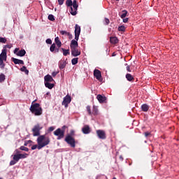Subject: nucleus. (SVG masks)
<instances>
[{
    "instance_id": "obj_1",
    "label": "nucleus",
    "mask_w": 179,
    "mask_h": 179,
    "mask_svg": "<svg viewBox=\"0 0 179 179\" xmlns=\"http://www.w3.org/2000/svg\"><path fill=\"white\" fill-rule=\"evenodd\" d=\"M38 145H34L31 147L32 150H35L38 149V150H41L44 147L48 145L50 143V138L49 136H45L44 135L43 136H38L36 140Z\"/></svg>"
},
{
    "instance_id": "obj_2",
    "label": "nucleus",
    "mask_w": 179,
    "mask_h": 179,
    "mask_svg": "<svg viewBox=\"0 0 179 179\" xmlns=\"http://www.w3.org/2000/svg\"><path fill=\"white\" fill-rule=\"evenodd\" d=\"M30 110L35 116H41L43 113V109L38 103H32Z\"/></svg>"
},
{
    "instance_id": "obj_3",
    "label": "nucleus",
    "mask_w": 179,
    "mask_h": 179,
    "mask_svg": "<svg viewBox=\"0 0 179 179\" xmlns=\"http://www.w3.org/2000/svg\"><path fill=\"white\" fill-rule=\"evenodd\" d=\"M65 141L71 146V148H76V140L71 136H66L65 138Z\"/></svg>"
},
{
    "instance_id": "obj_4",
    "label": "nucleus",
    "mask_w": 179,
    "mask_h": 179,
    "mask_svg": "<svg viewBox=\"0 0 179 179\" xmlns=\"http://www.w3.org/2000/svg\"><path fill=\"white\" fill-rule=\"evenodd\" d=\"M42 129H43V127H41V125L39 124L34 125V128L32 129L33 136H41L40 131H41Z\"/></svg>"
},
{
    "instance_id": "obj_5",
    "label": "nucleus",
    "mask_w": 179,
    "mask_h": 179,
    "mask_svg": "<svg viewBox=\"0 0 179 179\" xmlns=\"http://www.w3.org/2000/svg\"><path fill=\"white\" fill-rule=\"evenodd\" d=\"M64 134H65V132H64V131L62 130L61 128H58L54 131V135L55 136H57V140H61L64 138Z\"/></svg>"
},
{
    "instance_id": "obj_6",
    "label": "nucleus",
    "mask_w": 179,
    "mask_h": 179,
    "mask_svg": "<svg viewBox=\"0 0 179 179\" xmlns=\"http://www.w3.org/2000/svg\"><path fill=\"white\" fill-rule=\"evenodd\" d=\"M71 96L67 94L64 98H63L62 106H64L66 108H67L68 105L71 103Z\"/></svg>"
},
{
    "instance_id": "obj_7",
    "label": "nucleus",
    "mask_w": 179,
    "mask_h": 179,
    "mask_svg": "<svg viewBox=\"0 0 179 179\" xmlns=\"http://www.w3.org/2000/svg\"><path fill=\"white\" fill-rule=\"evenodd\" d=\"M94 76L96 78V79L99 81V82H102L103 79H102V76H101V72L100 70L99 69H94Z\"/></svg>"
},
{
    "instance_id": "obj_8",
    "label": "nucleus",
    "mask_w": 179,
    "mask_h": 179,
    "mask_svg": "<svg viewBox=\"0 0 179 179\" xmlns=\"http://www.w3.org/2000/svg\"><path fill=\"white\" fill-rule=\"evenodd\" d=\"M96 135L101 140H106V131L103 130H96Z\"/></svg>"
},
{
    "instance_id": "obj_9",
    "label": "nucleus",
    "mask_w": 179,
    "mask_h": 179,
    "mask_svg": "<svg viewBox=\"0 0 179 179\" xmlns=\"http://www.w3.org/2000/svg\"><path fill=\"white\" fill-rule=\"evenodd\" d=\"M74 34H75V40L78 41L79 36L80 34V27L78 24H76Z\"/></svg>"
},
{
    "instance_id": "obj_10",
    "label": "nucleus",
    "mask_w": 179,
    "mask_h": 179,
    "mask_svg": "<svg viewBox=\"0 0 179 179\" xmlns=\"http://www.w3.org/2000/svg\"><path fill=\"white\" fill-rule=\"evenodd\" d=\"M96 99L100 103H107V97L104 95L97 94Z\"/></svg>"
},
{
    "instance_id": "obj_11",
    "label": "nucleus",
    "mask_w": 179,
    "mask_h": 179,
    "mask_svg": "<svg viewBox=\"0 0 179 179\" xmlns=\"http://www.w3.org/2000/svg\"><path fill=\"white\" fill-rule=\"evenodd\" d=\"M72 6L73 7H71L70 13L73 16H75V15H77V10H78V4H72Z\"/></svg>"
},
{
    "instance_id": "obj_12",
    "label": "nucleus",
    "mask_w": 179,
    "mask_h": 179,
    "mask_svg": "<svg viewBox=\"0 0 179 179\" xmlns=\"http://www.w3.org/2000/svg\"><path fill=\"white\" fill-rule=\"evenodd\" d=\"M71 55L73 57H78L80 55V51L78 49V48H71Z\"/></svg>"
},
{
    "instance_id": "obj_13",
    "label": "nucleus",
    "mask_w": 179,
    "mask_h": 179,
    "mask_svg": "<svg viewBox=\"0 0 179 179\" xmlns=\"http://www.w3.org/2000/svg\"><path fill=\"white\" fill-rule=\"evenodd\" d=\"M7 59V52L6 49H3L1 53L0 54V60H3L6 62Z\"/></svg>"
},
{
    "instance_id": "obj_14",
    "label": "nucleus",
    "mask_w": 179,
    "mask_h": 179,
    "mask_svg": "<svg viewBox=\"0 0 179 179\" xmlns=\"http://www.w3.org/2000/svg\"><path fill=\"white\" fill-rule=\"evenodd\" d=\"M90 131L91 130H90V126L87 124L84 125V127L82 128V132L84 134H89Z\"/></svg>"
},
{
    "instance_id": "obj_15",
    "label": "nucleus",
    "mask_w": 179,
    "mask_h": 179,
    "mask_svg": "<svg viewBox=\"0 0 179 179\" xmlns=\"http://www.w3.org/2000/svg\"><path fill=\"white\" fill-rule=\"evenodd\" d=\"M11 60L15 64H22V65L24 64V62L22 59H17V58H15V57H12Z\"/></svg>"
},
{
    "instance_id": "obj_16",
    "label": "nucleus",
    "mask_w": 179,
    "mask_h": 179,
    "mask_svg": "<svg viewBox=\"0 0 179 179\" xmlns=\"http://www.w3.org/2000/svg\"><path fill=\"white\" fill-rule=\"evenodd\" d=\"M78 47V41L76 39H73L71 42V44H70V48L72 49V48H76Z\"/></svg>"
},
{
    "instance_id": "obj_17",
    "label": "nucleus",
    "mask_w": 179,
    "mask_h": 179,
    "mask_svg": "<svg viewBox=\"0 0 179 179\" xmlns=\"http://www.w3.org/2000/svg\"><path fill=\"white\" fill-rule=\"evenodd\" d=\"M44 81L45 83H52L54 81V80L50 75L48 74L44 77Z\"/></svg>"
},
{
    "instance_id": "obj_18",
    "label": "nucleus",
    "mask_w": 179,
    "mask_h": 179,
    "mask_svg": "<svg viewBox=\"0 0 179 179\" xmlns=\"http://www.w3.org/2000/svg\"><path fill=\"white\" fill-rule=\"evenodd\" d=\"M66 63L64 60H60L59 62V69L62 70L66 67Z\"/></svg>"
},
{
    "instance_id": "obj_19",
    "label": "nucleus",
    "mask_w": 179,
    "mask_h": 179,
    "mask_svg": "<svg viewBox=\"0 0 179 179\" xmlns=\"http://www.w3.org/2000/svg\"><path fill=\"white\" fill-rule=\"evenodd\" d=\"M126 78L129 82H134L135 80V78L131 73H127Z\"/></svg>"
},
{
    "instance_id": "obj_20",
    "label": "nucleus",
    "mask_w": 179,
    "mask_h": 179,
    "mask_svg": "<svg viewBox=\"0 0 179 179\" xmlns=\"http://www.w3.org/2000/svg\"><path fill=\"white\" fill-rule=\"evenodd\" d=\"M55 41L57 46L58 47V48H60L62 45V43L61 41L59 40V37L57 36L55 39Z\"/></svg>"
},
{
    "instance_id": "obj_21",
    "label": "nucleus",
    "mask_w": 179,
    "mask_h": 179,
    "mask_svg": "<svg viewBox=\"0 0 179 179\" xmlns=\"http://www.w3.org/2000/svg\"><path fill=\"white\" fill-rule=\"evenodd\" d=\"M150 107L148 104L146 103H143L142 106H141V110L143 112H148V110H149Z\"/></svg>"
},
{
    "instance_id": "obj_22",
    "label": "nucleus",
    "mask_w": 179,
    "mask_h": 179,
    "mask_svg": "<svg viewBox=\"0 0 179 179\" xmlns=\"http://www.w3.org/2000/svg\"><path fill=\"white\" fill-rule=\"evenodd\" d=\"M26 55V50L24 49H22L18 51V52L17 53V55L19 57H24Z\"/></svg>"
},
{
    "instance_id": "obj_23",
    "label": "nucleus",
    "mask_w": 179,
    "mask_h": 179,
    "mask_svg": "<svg viewBox=\"0 0 179 179\" xmlns=\"http://www.w3.org/2000/svg\"><path fill=\"white\" fill-rule=\"evenodd\" d=\"M61 50L62 51L63 55H64V56H67L68 55L71 54L69 49H65V48H62Z\"/></svg>"
},
{
    "instance_id": "obj_24",
    "label": "nucleus",
    "mask_w": 179,
    "mask_h": 179,
    "mask_svg": "<svg viewBox=\"0 0 179 179\" xmlns=\"http://www.w3.org/2000/svg\"><path fill=\"white\" fill-rule=\"evenodd\" d=\"M118 38L116 36L110 37V43L116 44L118 43Z\"/></svg>"
},
{
    "instance_id": "obj_25",
    "label": "nucleus",
    "mask_w": 179,
    "mask_h": 179,
    "mask_svg": "<svg viewBox=\"0 0 179 179\" xmlns=\"http://www.w3.org/2000/svg\"><path fill=\"white\" fill-rule=\"evenodd\" d=\"M45 86L48 87L49 90H51L55 86L54 84L50 83V82H45Z\"/></svg>"
},
{
    "instance_id": "obj_26",
    "label": "nucleus",
    "mask_w": 179,
    "mask_h": 179,
    "mask_svg": "<svg viewBox=\"0 0 179 179\" xmlns=\"http://www.w3.org/2000/svg\"><path fill=\"white\" fill-rule=\"evenodd\" d=\"M98 113H99V110H98L97 106H94L92 114L94 115H97Z\"/></svg>"
},
{
    "instance_id": "obj_27",
    "label": "nucleus",
    "mask_w": 179,
    "mask_h": 179,
    "mask_svg": "<svg viewBox=\"0 0 179 179\" xmlns=\"http://www.w3.org/2000/svg\"><path fill=\"white\" fill-rule=\"evenodd\" d=\"M20 159H26L29 155L27 153H24V154H17Z\"/></svg>"
},
{
    "instance_id": "obj_28",
    "label": "nucleus",
    "mask_w": 179,
    "mask_h": 179,
    "mask_svg": "<svg viewBox=\"0 0 179 179\" xmlns=\"http://www.w3.org/2000/svg\"><path fill=\"white\" fill-rule=\"evenodd\" d=\"M122 13H122L120 15V17L121 19H124L127 17V15L128 12L126 10H124L123 11H122Z\"/></svg>"
},
{
    "instance_id": "obj_29",
    "label": "nucleus",
    "mask_w": 179,
    "mask_h": 179,
    "mask_svg": "<svg viewBox=\"0 0 179 179\" xmlns=\"http://www.w3.org/2000/svg\"><path fill=\"white\" fill-rule=\"evenodd\" d=\"M20 71H21L22 72H24V73H25L26 75H29V70L27 69L26 66H22V67L20 69Z\"/></svg>"
},
{
    "instance_id": "obj_30",
    "label": "nucleus",
    "mask_w": 179,
    "mask_h": 179,
    "mask_svg": "<svg viewBox=\"0 0 179 179\" xmlns=\"http://www.w3.org/2000/svg\"><path fill=\"white\" fill-rule=\"evenodd\" d=\"M78 63V57H74L71 59L72 65H76Z\"/></svg>"
},
{
    "instance_id": "obj_31",
    "label": "nucleus",
    "mask_w": 179,
    "mask_h": 179,
    "mask_svg": "<svg viewBox=\"0 0 179 179\" xmlns=\"http://www.w3.org/2000/svg\"><path fill=\"white\" fill-rule=\"evenodd\" d=\"M13 159L17 163L20 159L18 154L14 155L13 157Z\"/></svg>"
},
{
    "instance_id": "obj_32",
    "label": "nucleus",
    "mask_w": 179,
    "mask_h": 179,
    "mask_svg": "<svg viewBox=\"0 0 179 179\" xmlns=\"http://www.w3.org/2000/svg\"><path fill=\"white\" fill-rule=\"evenodd\" d=\"M66 4L67 7H72V6H73L72 0H67L66 1Z\"/></svg>"
},
{
    "instance_id": "obj_33",
    "label": "nucleus",
    "mask_w": 179,
    "mask_h": 179,
    "mask_svg": "<svg viewBox=\"0 0 179 179\" xmlns=\"http://www.w3.org/2000/svg\"><path fill=\"white\" fill-rule=\"evenodd\" d=\"M20 149L22 151L29 152V148L27 147H24V145H21Z\"/></svg>"
},
{
    "instance_id": "obj_34",
    "label": "nucleus",
    "mask_w": 179,
    "mask_h": 179,
    "mask_svg": "<svg viewBox=\"0 0 179 179\" xmlns=\"http://www.w3.org/2000/svg\"><path fill=\"white\" fill-rule=\"evenodd\" d=\"M56 45L53 43L52 46L50 47V52H54L55 50Z\"/></svg>"
},
{
    "instance_id": "obj_35",
    "label": "nucleus",
    "mask_w": 179,
    "mask_h": 179,
    "mask_svg": "<svg viewBox=\"0 0 179 179\" xmlns=\"http://www.w3.org/2000/svg\"><path fill=\"white\" fill-rule=\"evenodd\" d=\"M4 60L0 59V68L3 69L5 68V63L3 62Z\"/></svg>"
},
{
    "instance_id": "obj_36",
    "label": "nucleus",
    "mask_w": 179,
    "mask_h": 179,
    "mask_svg": "<svg viewBox=\"0 0 179 179\" xmlns=\"http://www.w3.org/2000/svg\"><path fill=\"white\" fill-rule=\"evenodd\" d=\"M5 79V75L3 73L0 74V83H3Z\"/></svg>"
},
{
    "instance_id": "obj_37",
    "label": "nucleus",
    "mask_w": 179,
    "mask_h": 179,
    "mask_svg": "<svg viewBox=\"0 0 179 179\" xmlns=\"http://www.w3.org/2000/svg\"><path fill=\"white\" fill-rule=\"evenodd\" d=\"M118 31H125V27L124 25L119 26L118 27Z\"/></svg>"
},
{
    "instance_id": "obj_38",
    "label": "nucleus",
    "mask_w": 179,
    "mask_h": 179,
    "mask_svg": "<svg viewBox=\"0 0 179 179\" xmlns=\"http://www.w3.org/2000/svg\"><path fill=\"white\" fill-rule=\"evenodd\" d=\"M48 19L50 21H54L55 20V17L52 14H50L48 17Z\"/></svg>"
},
{
    "instance_id": "obj_39",
    "label": "nucleus",
    "mask_w": 179,
    "mask_h": 179,
    "mask_svg": "<svg viewBox=\"0 0 179 179\" xmlns=\"http://www.w3.org/2000/svg\"><path fill=\"white\" fill-rule=\"evenodd\" d=\"M7 39L5 37L0 36V43H5Z\"/></svg>"
},
{
    "instance_id": "obj_40",
    "label": "nucleus",
    "mask_w": 179,
    "mask_h": 179,
    "mask_svg": "<svg viewBox=\"0 0 179 179\" xmlns=\"http://www.w3.org/2000/svg\"><path fill=\"white\" fill-rule=\"evenodd\" d=\"M71 33L69 32H67L66 31H60V34L64 36V35H66V36H68V34H70Z\"/></svg>"
},
{
    "instance_id": "obj_41",
    "label": "nucleus",
    "mask_w": 179,
    "mask_h": 179,
    "mask_svg": "<svg viewBox=\"0 0 179 179\" xmlns=\"http://www.w3.org/2000/svg\"><path fill=\"white\" fill-rule=\"evenodd\" d=\"M87 111L88 112V113H89L90 115H92V111H91L90 106H87Z\"/></svg>"
},
{
    "instance_id": "obj_42",
    "label": "nucleus",
    "mask_w": 179,
    "mask_h": 179,
    "mask_svg": "<svg viewBox=\"0 0 179 179\" xmlns=\"http://www.w3.org/2000/svg\"><path fill=\"white\" fill-rule=\"evenodd\" d=\"M13 45H6L4 46V48H3V50H6V48L8 49H10L12 48Z\"/></svg>"
},
{
    "instance_id": "obj_43",
    "label": "nucleus",
    "mask_w": 179,
    "mask_h": 179,
    "mask_svg": "<svg viewBox=\"0 0 179 179\" xmlns=\"http://www.w3.org/2000/svg\"><path fill=\"white\" fill-rule=\"evenodd\" d=\"M55 129V127H50L49 128H48V132H51V131H54Z\"/></svg>"
},
{
    "instance_id": "obj_44",
    "label": "nucleus",
    "mask_w": 179,
    "mask_h": 179,
    "mask_svg": "<svg viewBox=\"0 0 179 179\" xmlns=\"http://www.w3.org/2000/svg\"><path fill=\"white\" fill-rule=\"evenodd\" d=\"M67 136H71V137L74 136H75V131L74 130H71L70 134H69Z\"/></svg>"
},
{
    "instance_id": "obj_45",
    "label": "nucleus",
    "mask_w": 179,
    "mask_h": 179,
    "mask_svg": "<svg viewBox=\"0 0 179 179\" xmlns=\"http://www.w3.org/2000/svg\"><path fill=\"white\" fill-rule=\"evenodd\" d=\"M110 24V20L107 17L105 18V24L108 25Z\"/></svg>"
},
{
    "instance_id": "obj_46",
    "label": "nucleus",
    "mask_w": 179,
    "mask_h": 179,
    "mask_svg": "<svg viewBox=\"0 0 179 179\" xmlns=\"http://www.w3.org/2000/svg\"><path fill=\"white\" fill-rule=\"evenodd\" d=\"M16 163H17V162L13 159V160L10 161V165L13 166V165L16 164Z\"/></svg>"
},
{
    "instance_id": "obj_47",
    "label": "nucleus",
    "mask_w": 179,
    "mask_h": 179,
    "mask_svg": "<svg viewBox=\"0 0 179 179\" xmlns=\"http://www.w3.org/2000/svg\"><path fill=\"white\" fill-rule=\"evenodd\" d=\"M67 128V127L66 125H63L62 127L61 131H64V133H65V130Z\"/></svg>"
},
{
    "instance_id": "obj_48",
    "label": "nucleus",
    "mask_w": 179,
    "mask_h": 179,
    "mask_svg": "<svg viewBox=\"0 0 179 179\" xmlns=\"http://www.w3.org/2000/svg\"><path fill=\"white\" fill-rule=\"evenodd\" d=\"M64 0H58V3L59 6H62L64 4Z\"/></svg>"
},
{
    "instance_id": "obj_49",
    "label": "nucleus",
    "mask_w": 179,
    "mask_h": 179,
    "mask_svg": "<svg viewBox=\"0 0 179 179\" xmlns=\"http://www.w3.org/2000/svg\"><path fill=\"white\" fill-rule=\"evenodd\" d=\"M52 40H51L50 38H48V39L46 40V43H48V44H52Z\"/></svg>"
},
{
    "instance_id": "obj_50",
    "label": "nucleus",
    "mask_w": 179,
    "mask_h": 179,
    "mask_svg": "<svg viewBox=\"0 0 179 179\" xmlns=\"http://www.w3.org/2000/svg\"><path fill=\"white\" fill-rule=\"evenodd\" d=\"M59 73V71H54V72H52V76L55 77L57 75H58Z\"/></svg>"
},
{
    "instance_id": "obj_51",
    "label": "nucleus",
    "mask_w": 179,
    "mask_h": 179,
    "mask_svg": "<svg viewBox=\"0 0 179 179\" xmlns=\"http://www.w3.org/2000/svg\"><path fill=\"white\" fill-rule=\"evenodd\" d=\"M126 69H127V72H129V73L131 72V66H127Z\"/></svg>"
},
{
    "instance_id": "obj_52",
    "label": "nucleus",
    "mask_w": 179,
    "mask_h": 179,
    "mask_svg": "<svg viewBox=\"0 0 179 179\" xmlns=\"http://www.w3.org/2000/svg\"><path fill=\"white\" fill-rule=\"evenodd\" d=\"M150 135V132H145L144 133V136H145V138H148Z\"/></svg>"
},
{
    "instance_id": "obj_53",
    "label": "nucleus",
    "mask_w": 179,
    "mask_h": 179,
    "mask_svg": "<svg viewBox=\"0 0 179 179\" xmlns=\"http://www.w3.org/2000/svg\"><path fill=\"white\" fill-rule=\"evenodd\" d=\"M69 39L71 40L73 38V35L70 33L68 34Z\"/></svg>"
},
{
    "instance_id": "obj_54",
    "label": "nucleus",
    "mask_w": 179,
    "mask_h": 179,
    "mask_svg": "<svg viewBox=\"0 0 179 179\" xmlns=\"http://www.w3.org/2000/svg\"><path fill=\"white\" fill-rule=\"evenodd\" d=\"M19 52V48H15V50H14V51H13V52H14V54H16L17 55V52Z\"/></svg>"
},
{
    "instance_id": "obj_55",
    "label": "nucleus",
    "mask_w": 179,
    "mask_h": 179,
    "mask_svg": "<svg viewBox=\"0 0 179 179\" xmlns=\"http://www.w3.org/2000/svg\"><path fill=\"white\" fill-rule=\"evenodd\" d=\"M128 18L127 17H126V18H123V22H124V23H127V22H128Z\"/></svg>"
},
{
    "instance_id": "obj_56",
    "label": "nucleus",
    "mask_w": 179,
    "mask_h": 179,
    "mask_svg": "<svg viewBox=\"0 0 179 179\" xmlns=\"http://www.w3.org/2000/svg\"><path fill=\"white\" fill-rule=\"evenodd\" d=\"M78 4V1L76 0H73L72 5Z\"/></svg>"
},
{
    "instance_id": "obj_57",
    "label": "nucleus",
    "mask_w": 179,
    "mask_h": 179,
    "mask_svg": "<svg viewBox=\"0 0 179 179\" xmlns=\"http://www.w3.org/2000/svg\"><path fill=\"white\" fill-rule=\"evenodd\" d=\"M55 52H59V48L55 49Z\"/></svg>"
},
{
    "instance_id": "obj_58",
    "label": "nucleus",
    "mask_w": 179,
    "mask_h": 179,
    "mask_svg": "<svg viewBox=\"0 0 179 179\" xmlns=\"http://www.w3.org/2000/svg\"><path fill=\"white\" fill-rule=\"evenodd\" d=\"M15 152H17V153H20L18 150H15Z\"/></svg>"
},
{
    "instance_id": "obj_59",
    "label": "nucleus",
    "mask_w": 179,
    "mask_h": 179,
    "mask_svg": "<svg viewBox=\"0 0 179 179\" xmlns=\"http://www.w3.org/2000/svg\"><path fill=\"white\" fill-rule=\"evenodd\" d=\"M27 144L24 143V146H27Z\"/></svg>"
},
{
    "instance_id": "obj_60",
    "label": "nucleus",
    "mask_w": 179,
    "mask_h": 179,
    "mask_svg": "<svg viewBox=\"0 0 179 179\" xmlns=\"http://www.w3.org/2000/svg\"><path fill=\"white\" fill-rule=\"evenodd\" d=\"M115 1H120V0H115Z\"/></svg>"
},
{
    "instance_id": "obj_61",
    "label": "nucleus",
    "mask_w": 179,
    "mask_h": 179,
    "mask_svg": "<svg viewBox=\"0 0 179 179\" xmlns=\"http://www.w3.org/2000/svg\"><path fill=\"white\" fill-rule=\"evenodd\" d=\"M113 179H116L115 178H113Z\"/></svg>"
},
{
    "instance_id": "obj_62",
    "label": "nucleus",
    "mask_w": 179,
    "mask_h": 179,
    "mask_svg": "<svg viewBox=\"0 0 179 179\" xmlns=\"http://www.w3.org/2000/svg\"><path fill=\"white\" fill-rule=\"evenodd\" d=\"M0 179H2V178H0Z\"/></svg>"
}]
</instances>
